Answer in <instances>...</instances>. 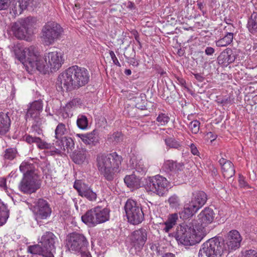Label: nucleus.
Here are the masks:
<instances>
[{"label":"nucleus","instance_id":"nucleus-45","mask_svg":"<svg viewBox=\"0 0 257 257\" xmlns=\"http://www.w3.org/2000/svg\"><path fill=\"white\" fill-rule=\"evenodd\" d=\"M200 124V122L197 120H194L190 122L189 127L193 134H196L198 133Z\"/></svg>","mask_w":257,"mask_h":257},{"label":"nucleus","instance_id":"nucleus-42","mask_svg":"<svg viewBox=\"0 0 257 257\" xmlns=\"http://www.w3.org/2000/svg\"><path fill=\"white\" fill-rule=\"evenodd\" d=\"M11 13H13L15 15H19L24 10L23 8H21V5L14 2L10 5Z\"/></svg>","mask_w":257,"mask_h":257},{"label":"nucleus","instance_id":"nucleus-14","mask_svg":"<svg viewBox=\"0 0 257 257\" xmlns=\"http://www.w3.org/2000/svg\"><path fill=\"white\" fill-rule=\"evenodd\" d=\"M39 187L37 177L28 174L24 176L19 185L20 190L25 193L35 192Z\"/></svg>","mask_w":257,"mask_h":257},{"label":"nucleus","instance_id":"nucleus-24","mask_svg":"<svg viewBox=\"0 0 257 257\" xmlns=\"http://www.w3.org/2000/svg\"><path fill=\"white\" fill-rule=\"evenodd\" d=\"M231 50H226L221 53L218 57L219 63L226 65L233 62L235 60V57L231 53Z\"/></svg>","mask_w":257,"mask_h":257},{"label":"nucleus","instance_id":"nucleus-50","mask_svg":"<svg viewBox=\"0 0 257 257\" xmlns=\"http://www.w3.org/2000/svg\"><path fill=\"white\" fill-rule=\"evenodd\" d=\"M39 138L36 137H32L30 135L26 136L25 140L29 144L35 143L37 144L39 141Z\"/></svg>","mask_w":257,"mask_h":257},{"label":"nucleus","instance_id":"nucleus-2","mask_svg":"<svg viewBox=\"0 0 257 257\" xmlns=\"http://www.w3.org/2000/svg\"><path fill=\"white\" fill-rule=\"evenodd\" d=\"M89 75L84 68L74 65L68 68L58 76L56 85L62 91H70L88 82Z\"/></svg>","mask_w":257,"mask_h":257},{"label":"nucleus","instance_id":"nucleus-30","mask_svg":"<svg viewBox=\"0 0 257 257\" xmlns=\"http://www.w3.org/2000/svg\"><path fill=\"white\" fill-rule=\"evenodd\" d=\"M178 219L177 214L174 213L170 215L167 220L164 222L163 230L166 232H168L170 229L176 224Z\"/></svg>","mask_w":257,"mask_h":257},{"label":"nucleus","instance_id":"nucleus-47","mask_svg":"<svg viewBox=\"0 0 257 257\" xmlns=\"http://www.w3.org/2000/svg\"><path fill=\"white\" fill-rule=\"evenodd\" d=\"M18 3L21 5V8L26 10L29 7H33L35 6L34 0H18Z\"/></svg>","mask_w":257,"mask_h":257},{"label":"nucleus","instance_id":"nucleus-39","mask_svg":"<svg viewBox=\"0 0 257 257\" xmlns=\"http://www.w3.org/2000/svg\"><path fill=\"white\" fill-rule=\"evenodd\" d=\"M67 133L66 125L63 123H59L55 129V138L59 139Z\"/></svg>","mask_w":257,"mask_h":257},{"label":"nucleus","instance_id":"nucleus-25","mask_svg":"<svg viewBox=\"0 0 257 257\" xmlns=\"http://www.w3.org/2000/svg\"><path fill=\"white\" fill-rule=\"evenodd\" d=\"M10 119L6 113L0 112V135L5 134L9 129Z\"/></svg>","mask_w":257,"mask_h":257},{"label":"nucleus","instance_id":"nucleus-58","mask_svg":"<svg viewBox=\"0 0 257 257\" xmlns=\"http://www.w3.org/2000/svg\"><path fill=\"white\" fill-rule=\"evenodd\" d=\"M206 137L207 139H210L211 142L215 140L216 138V136L214 135L212 132H208L206 135Z\"/></svg>","mask_w":257,"mask_h":257},{"label":"nucleus","instance_id":"nucleus-31","mask_svg":"<svg viewBox=\"0 0 257 257\" xmlns=\"http://www.w3.org/2000/svg\"><path fill=\"white\" fill-rule=\"evenodd\" d=\"M79 195L85 197L90 201H95L97 198L96 193L93 192L89 187L85 185L83 189L79 191Z\"/></svg>","mask_w":257,"mask_h":257},{"label":"nucleus","instance_id":"nucleus-52","mask_svg":"<svg viewBox=\"0 0 257 257\" xmlns=\"http://www.w3.org/2000/svg\"><path fill=\"white\" fill-rule=\"evenodd\" d=\"M238 182L240 187H246L247 186V183L245 181L244 178L243 176L239 175Z\"/></svg>","mask_w":257,"mask_h":257},{"label":"nucleus","instance_id":"nucleus-26","mask_svg":"<svg viewBox=\"0 0 257 257\" xmlns=\"http://www.w3.org/2000/svg\"><path fill=\"white\" fill-rule=\"evenodd\" d=\"M97 218L98 224L108 220L109 218V210L106 208L97 207Z\"/></svg>","mask_w":257,"mask_h":257},{"label":"nucleus","instance_id":"nucleus-1","mask_svg":"<svg viewBox=\"0 0 257 257\" xmlns=\"http://www.w3.org/2000/svg\"><path fill=\"white\" fill-rule=\"evenodd\" d=\"M13 51L16 58L29 72L35 70L44 74L49 71L55 72L61 68L65 61L60 51L46 52L42 57L34 46L23 49L20 44L14 45Z\"/></svg>","mask_w":257,"mask_h":257},{"label":"nucleus","instance_id":"nucleus-22","mask_svg":"<svg viewBox=\"0 0 257 257\" xmlns=\"http://www.w3.org/2000/svg\"><path fill=\"white\" fill-rule=\"evenodd\" d=\"M130 163L137 172L144 175L148 168V164L141 158H132Z\"/></svg>","mask_w":257,"mask_h":257},{"label":"nucleus","instance_id":"nucleus-59","mask_svg":"<svg viewBox=\"0 0 257 257\" xmlns=\"http://www.w3.org/2000/svg\"><path fill=\"white\" fill-rule=\"evenodd\" d=\"M0 187L4 188L5 189H6V180L4 178H0Z\"/></svg>","mask_w":257,"mask_h":257},{"label":"nucleus","instance_id":"nucleus-5","mask_svg":"<svg viewBox=\"0 0 257 257\" xmlns=\"http://www.w3.org/2000/svg\"><path fill=\"white\" fill-rule=\"evenodd\" d=\"M207 195L203 191H198L193 194L191 201L185 203L183 210L180 212V217L187 219L192 217L206 203Z\"/></svg>","mask_w":257,"mask_h":257},{"label":"nucleus","instance_id":"nucleus-21","mask_svg":"<svg viewBox=\"0 0 257 257\" xmlns=\"http://www.w3.org/2000/svg\"><path fill=\"white\" fill-rule=\"evenodd\" d=\"M219 163L221 166L222 174L225 178H229L234 175V166L230 161L221 158L219 160Z\"/></svg>","mask_w":257,"mask_h":257},{"label":"nucleus","instance_id":"nucleus-7","mask_svg":"<svg viewBox=\"0 0 257 257\" xmlns=\"http://www.w3.org/2000/svg\"><path fill=\"white\" fill-rule=\"evenodd\" d=\"M62 32V28L57 23L53 21L47 22L42 30V39L46 45L53 44L58 40Z\"/></svg>","mask_w":257,"mask_h":257},{"label":"nucleus","instance_id":"nucleus-56","mask_svg":"<svg viewBox=\"0 0 257 257\" xmlns=\"http://www.w3.org/2000/svg\"><path fill=\"white\" fill-rule=\"evenodd\" d=\"M82 250L79 252L81 254V257H91V255L87 250V248L85 249Z\"/></svg>","mask_w":257,"mask_h":257},{"label":"nucleus","instance_id":"nucleus-35","mask_svg":"<svg viewBox=\"0 0 257 257\" xmlns=\"http://www.w3.org/2000/svg\"><path fill=\"white\" fill-rule=\"evenodd\" d=\"M87 152L81 150L74 152L72 155V160L74 163L78 164H82L86 158Z\"/></svg>","mask_w":257,"mask_h":257},{"label":"nucleus","instance_id":"nucleus-37","mask_svg":"<svg viewBox=\"0 0 257 257\" xmlns=\"http://www.w3.org/2000/svg\"><path fill=\"white\" fill-rule=\"evenodd\" d=\"M57 143L59 144V148L63 151L65 150V148H71L74 145L73 140L71 138L64 137L60 142Z\"/></svg>","mask_w":257,"mask_h":257},{"label":"nucleus","instance_id":"nucleus-51","mask_svg":"<svg viewBox=\"0 0 257 257\" xmlns=\"http://www.w3.org/2000/svg\"><path fill=\"white\" fill-rule=\"evenodd\" d=\"M109 55H110L111 59L112 60L113 63L118 66H120V64L118 60H117V58L115 56V55L114 52L112 51H110L109 52Z\"/></svg>","mask_w":257,"mask_h":257},{"label":"nucleus","instance_id":"nucleus-54","mask_svg":"<svg viewBox=\"0 0 257 257\" xmlns=\"http://www.w3.org/2000/svg\"><path fill=\"white\" fill-rule=\"evenodd\" d=\"M8 7V0H0V10H5Z\"/></svg>","mask_w":257,"mask_h":257},{"label":"nucleus","instance_id":"nucleus-29","mask_svg":"<svg viewBox=\"0 0 257 257\" xmlns=\"http://www.w3.org/2000/svg\"><path fill=\"white\" fill-rule=\"evenodd\" d=\"M20 170L24 174V176L27 174L30 176H36L34 174V166L33 164L28 162H23L20 166Z\"/></svg>","mask_w":257,"mask_h":257},{"label":"nucleus","instance_id":"nucleus-12","mask_svg":"<svg viewBox=\"0 0 257 257\" xmlns=\"http://www.w3.org/2000/svg\"><path fill=\"white\" fill-rule=\"evenodd\" d=\"M29 208L35 214L37 219H46L51 213L48 203L43 199H39L34 205H31Z\"/></svg>","mask_w":257,"mask_h":257},{"label":"nucleus","instance_id":"nucleus-53","mask_svg":"<svg viewBox=\"0 0 257 257\" xmlns=\"http://www.w3.org/2000/svg\"><path fill=\"white\" fill-rule=\"evenodd\" d=\"M190 151L192 154L194 155H199V151L196 147V146L194 144H191L190 146Z\"/></svg>","mask_w":257,"mask_h":257},{"label":"nucleus","instance_id":"nucleus-27","mask_svg":"<svg viewBox=\"0 0 257 257\" xmlns=\"http://www.w3.org/2000/svg\"><path fill=\"white\" fill-rule=\"evenodd\" d=\"M233 33L227 32L225 36L215 41L216 46L219 47H226L230 45L233 41Z\"/></svg>","mask_w":257,"mask_h":257},{"label":"nucleus","instance_id":"nucleus-63","mask_svg":"<svg viewBox=\"0 0 257 257\" xmlns=\"http://www.w3.org/2000/svg\"><path fill=\"white\" fill-rule=\"evenodd\" d=\"M125 73L127 75H131V73H132V71L130 69H127V70H125Z\"/></svg>","mask_w":257,"mask_h":257},{"label":"nucleus","instance_id":"nucleus-36","mask_svg":"<svg viewBox=\"0 0 257 257\" xmlns=\"http://www.w3.org/2000/svg\"><path fill=\"white\" fill-rule=\"evenodd\" d=\"M122 141V136L120 133L115 132L108 136L107 142L110 145H115Z\"/></svg>","mask_w":257,"mask_h":257},{"label":"nucleus","instance_id":"nucleus-34","mask_svg":"<svg viewBox=\"0 0 257 257\" xmlns=\"http://www.w3.org/2000/svg\"><path fill=\"white\" fill-rule=\"evenodd\" d=\"M28 252L31 254H40L45 257H48L47 252L45 251L41 243L40 244L29 246L28 247Z\"/></svg>","mask_w":257,"mask_h":257},{"label":"nucleus","instance_id":"nucleus-40","mask_svg":"<svg viewBox=\"0 0 257 257\" xmlns=\"http://www.w3.org/2000/svg\"><path fill=\"white\" fill-rule=\"evenodd\" d=\"M156 121L159 125L164 126L170 121V117L168 114L160 113L156 118Z\"/></svg>","mask_w":257,"mask_h":257},{"label":"nucleus","instance_id":"nucleus-60","mask_svg":"<svg viewBox=\"0 0 257 257\" xmlns=\"http://www.w3.org/2000/svg\"><path fill=\"white\" fill-rule=\"evenodd\" d=\"M162 257H175V255L172 253L168 252L164 254Z\"/></svg>","mask_w":257,"mask_h":257},{"label":"nucleus","instance_id":"nucleus-64","mask_svg":"<svg viewBox=\"0 0 257 257\" xmlns=\"http://www.w3.org/2000/svg\"><path fill=\"white\" fill-rule=\"evenodd\" d=\"M138 65H139V63L137 61H135L134 60V62H133V65L137 66Z\"/></svg>","mask_w":257,"mask_h":257},{"label":"nucleus","instance_id":"nucleus-41","mask_svg":"<svg viewBox=\"0 0 257 257\" xmlns=\"http://www.w3.org/2000/svg\"><path fill=\"white\" fill-rule=\"evenodd\" d=\"M168 202L172 208H177L179 207L181 205V201L179 197L175 194L172 195L169 198Z\"/></svg>","mask_w":257,"mask_h":257},{"label":"nucleus","instance_id":"nucleus-20","mask_svg":"<svg viewBox=\"0 0 257 257\" xmlns=\"http://www.w3.org/2000/svg\"><path fill=\"white\" fill-rule=\"evenodd\" d=\"M76 137L80 138L86 145L95 146L99 142L97 137V132L95 130L85 134H77Z\"/></svg>","mask_w":257,"mask_h":257},{"label":"nucleus","instance_id":"nucleus-18","mask_svg":"<svg viewBox=\"0 0 257 257\" xmlns=\"http://www.w3.org/2000/svg\"><path fill=\"white\" fill-rule=\"evenodd\" d=\"M43 110L42 101L36 100L30 104L28 108L26 118L27 120L35 119L37 118Z\"/></svg>","mask_w":257,"mask_h":257},{"label":"nucleus","instance_id":"nucleus-62","mask_svg":"<svg viewBox=\"0 0 257 257\" xmlns=\"http://www.w3.org/2000/svg\"><path fill=\"white\" fill-rule=\"evenodd\" d=\"M197 6H198V8L201 10V11H202L203 10V4L202 3H197Z\"/></svg>","mask_w":257,"mask_h":257},{"label":"nucleus","instance_id":"nucleus-23","mask_svg":"<svg viewBox=\"0 0 257 257\" xmlns=\"http://www.w3.org/2000/svg\"><path fill=\"white\" fill-rule=\"evenodd\" d=\"M163 168L167 172L177 173L183 169L184 165L181 163L168 160L164 163Z\"/></svg>","mask_w":257,"mask_h":257},{"label":"nucleus","instance_id":"nucleus-49","mask_svg":"<svg viewBox=\"0 0 257 257\" xmlns=\"http://www.w3.org/2000/svg\"><path fill=\"white\" fill-rule=\"evenodd\" d=\"M37 146L40 149H51L53 147V145L42 141L40 138L39 139Z\"/></svg>","mask_w":257,"mask_h":257},{"label":"nucleus","instance_id":"nucleus-38","mask_svg":"<svg viewBox=\"0 0 257 257\" xmlns=\"http://www.w3.org/2000/svg\"><path fill=\"white\" fill-rule=\"evenodd\" d=\"M88 119L87 117L82 114L78 116L77 119V125L81 130H86L88 126Z\"/></svg>","mask_w":257,"mask_h":257},{"label":"nucleus","instance_id":"nucleus-11","mask_svg":"<svg viewBox=\"0 0 257 257\" xmlns=\"http://www.w3.org/2000/svg\"><path fill=\"white\" fill-rule=\"evenodd\" d=\"M221 252L220 242L216 238L209 239L202 246L200 249L199 257H219Z\"/></svg>","mask_w":257,"mask_h":257},{"label":"nucleus","instance_id":"nucleus-8","mask_svg":"<svg viewBox=\"0 0 257 257\" xmlns=\"http://www.w3.org/2000/svg\"><path fill=\"white\" fill-rule=\"evenodd\" d=\"M30 20L27 18L12 24L8 32L19 39L29 41L32 34Z\"/></svg>","mask_w":257,"mask_h":257},{"label":"nucleus","instance_id":"nucleus-4","mask_svg":"<svg viewBox=\"0 0 257 257\" xmlns=\"http://www.w3.org/2000/svg\"><path fill=\"white\" fill-rule=\"evenodd\" d=\"M204 236L201 227H194L192 224L181 226L177 233V239L185 245H193L200 242Z\"/></svg>","mask_w":257,"mask_h":257},{"label":"nucleus","instance_id":"nucleus-13","mask_svg":"<svg viewBox=\"0 0 257 257\" xmlns=\"http://www.w3.org/2000/svg\"><path fill=\"white\" fill-rule=\"evenodd\" d=\"M57 241V238L51 232H46L41 237L39 243L45 251L47 252L48 257H54V253L55 252V243Z\"/></svg>","mask_w":257,"mask_h":257},{"label":"nucleus","instance_id":"nucleus-44","mask_svg":"<svg viewBox=\"0 0 257 257\" xmlns=\"http://www.w3.org/2000/svg\"><path fill=\"white\" fill-rule=\"evenodd\" d=\"M17 152V150L15 149H8L5 151V153L4 154V158L5 159L12 160L16 157Z\"/></svg>","mask_w":257,"mask_h":257},{"label":"nucleus","instance_id":"nucleus-10","mask_svg":"<svg viewBox=\"0 0 257 257\" xmlns=\"http://www.w3.org/2000/svg\"><path fill=\"white\" fill-rule=\"evenodd\" d=\"M66 246L71 251L79 252L82 249H85L88 242L82 234L73 232L69 234L67 238Z\"/></svg>","mask_w":257,"mask_h":257},{"label":"nucleus","instance_id":"nucleus-28","mask_svg":"<svg viewBox=\"0 0 257 257\" xmlns=\"http://www.w3.org/2000/svg\"><path fill=\"white\" fill-rule=\"evenodd\" d=\"M124 181L128 187L138 188L140 186V179L135 174L126 176Z\"/></svg>","mask_w":257,"mask_h":257},{"label":"nucleus","instance_id":"nucleus-6","mask_svg":"<svg viewBox=\"0 0 257 257\" xmlns=\"http://www.w3.org/2000/svg\"><path fill=\"white\" fill-rule=\"evenodd\" d=\"M169 185V183L166 178L157 175L147 180L145 188L148 192L162 196L168 191Z\"/></svg>","mask_w":257,"mask_h":257},{"label":"nucleus","instance_id":"nucleus-32","mask_svg":"<svg viewBox=\"0 0 257 257\" xmlns=\"http://www.w3.org/2000/svg\"><path fill=\"white\" fill-rule=\"evenodd\" d=\"M9 217V210L6 204L0 200V226L6 223Z\"/></svg>","mask_w":257,"mask_h":257},{"label":"nucleus","instance_id":"nucleus-19","mask_svg":"<svg viewBox=\"0 0 257 257\" xmlns=\"http://www.w3.org/2000/svg\"><path fill=\"white\" fill-rule=\"evenodd\" d=\"M82 221L90 226H94L98 224L97 218V207L87 211L81 217Z\"/></svg>","mask_w":257,"mask_h":257},{"label":"nucleus","instance_id":"nucleus-3","mask_svg":"<svg viewBox=\"0 0 257 257\" xmlns=\"http://www.w3.org/2000/svg\"><path fill=\"white\" fill-rule=\"evenodd\" d=\"M122 160L121 156L116 152L100 155L97 157V166L100 174L106 180L111 181L120 171Z\"/></svg>","mask_w":257,"mask_h":257},{"label":"nucleus","instance_id":"nucleus-16","mask_svg":"<svg viewBox=\"0 0 257 257\" xmlns=\"http://www.w3.org/2000/svg\"><path fill=\"white\" fill-rule=\"evenodd\" d=\"M132 245L138 250L141 249L147 239V232L144 228L134 231L130 236Z\"/></svg>","mask_w":257,"mask_h":257},{"label":"nucleus","instance_id":"nucleus-48","mask_svg":"<svg viewBox=\"0 0 257 257\" xmlns=\"http://www.w3.org/2000/svg\"><path fill=\"white\" fill-rule=\"evenodd\" d=\"M240 257H257V251L253 249L243 250Z\"/></svg>","mask_w":257,"mask_h":257},{"label":"nucleus","instance_id":"nucleus-57","mask_svg":"<svg viewBox=\"0 0 257 257\" xmlns=\"http://www.w3.org/2000/svg\"><path fill=\"white\" fill-rule=\"evenodd\" d=\"M85 184H83L79 185L78 182H75L74 184V188L76 189L79 194V191L81 189H83V188L84 187Z\"/></svg>","mask_w":257,"mask_h":257},{"label":"nucleus","instance_id":"nucleus-55","mask_svg":"<svg viewBox=\"0 0 257 257\" xmlns=\"http://www.w3.org/2000/svg\"><path fill=\"white\" fill-rule=\"evenodd\" d=\"M215 52V50L213 48L211 47H207L205 50V53L208 56H211Z\"/></svg>","mask_w":257,"mask_h":257},{"label":"nucleus","instance_id":"nucleus-61","mask_svg":"<svg viewBox=\"0 0 257 257\" xmlns=\"http://www.w3.org/2000/svg\"><path fill=\"white\" fill-rule=\"evenodd\" d=\"M61 150L59 149H55V150L51 152V154L53 155L54 153L59 154L61 153Z\"/></svg>","mask_w":257,"mask_h":257},{"label":"nucleus","instance_id":"nucleus-17","mask_svg":"<svg viewBox=\"0 0 257 257\" xmlns=\"http://www.w3.org/2000/svg\"><path fill=\"white\" fill-rule=\"evenodd\" d=\"M200 227L203 229L204 227L211 223L215 218V213L212 209L209 207L205 208L198 215Z\"/></svg>","mask_w":257,"mask_h":257},{"label":"nucleus","instance_id":"nucleus-43","mask_svg":"<svg viewBox=\"0 0 257 257\" xmlns=\"http://www.w3.org/2000/svg\"><path fill=\"white\" fill-rule=\"evenodd\" d=\"M166 145L170 148L178 149L181 147V144L174 138H168L165 139Z\"/></svg>","mask_w":257,"mask_h":257},{"label":"nucleus","instance_id":"nucleus-46","mask_svg":"<svg viewBox=\"0 0 257 257\" xmlns=\"http://www.w3.org/2000/svg\"><path fill=\"white\" fill-rule=\"evenodd\" d=\"M81 103V99L79 98H74L71 101L68 102L65 106V109L66 110H70L75 107L80 105Z\"/></svg>","mask_w":257,"mask_h":257},{"label":"nucleus","instance_id":"nucleus-9","mask_svg":"<svg viewBox=\"0 0 257 257\" xmlns=\"http://www.w3.org/2000/svg\"><path fill=\"white\" fill-rule=\"evenodd\" d=\"M124 210L128 221L131 223L138 224L143 220V212L140 204L136 201L128 199L125 203Z\"/></svg>","mask_w":257,"mask_h":257},{"label":"nucleus","instance_id":"nucleus-15","mask_svg":"<svg viewBox=\"0 0 257 257\" xmlns=\"http://www.w3.org/2000/svg\"><path fill=\"white\" fill-rule=\"evenodd\" d=\"M241 237L239 232L236 230L230 231L224 241V249L226 251L238 248L240 245Z\"/></svg>","mask_w":257,"mask_h":257},{"label":"nucleus","instance_id":"nucleus-33","mask_svg":"<svg viewBox=\"0 0 257 257\" xmlns=\"http://www.w3.org/2000/svg\"><path fill=\"white\" fill-rule=\"evenodd\" d=\"M247 28L251 34L257 33V13H253L248 20Z\"/></svg>","mask_w":257,"mask_h":257}]
</instances>
